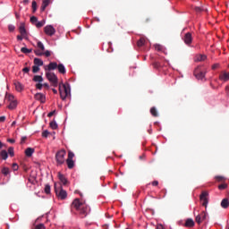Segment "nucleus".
Wrapping results in <instances>:
<instances>
[{
    "instance_id": "obj_1",
    "label": "nucleus",
    "mask_w": 229,
    "mask_h": 229,
    "mask_svg": "<svg viewBox=\"0 0 229 229\" xmlns=\"http://www.w3.org/2000/svg\"><path fill=\"white\" fill-rule=\"evenodd\" d=\"M74 210L79 212L82 218L87 217L90 213V208L87 204L80 201V199H75L71 205V212H74Z\"/></svg>"
},
{
    "instance_id": "obj_2",
    "label": "nucleus",
    "mask_w": 229,
    "mask_h": 229,
    "mask_svg": "<svg viewBox=\"0 0 229 229\" xmlns=\"http://www.w3.org/2000/svg\"><path fill=\"white\" fill-rule=\"evenodd\" d=\"M59 94L63 101L69 98L71 96V85L67 82L59 84Z\"/></svg>"
},
{
    "instance_id": "obj_3",
    "label": "nucleus",
    "mask_w": 229,
    "mask_h": 229,
    "mask_svg": "<svg viewBox=\"0 0 229 229\" xmlns=\"http://www.w3.org/2000/svg\"><path fill=\"white\" fill-rule=\"evenodd\" d=\"M67 152H65V149H61L56 152L55 154V161L57 165H63V164H65V155Z\"/></svg>"
},
{
    "instance_id": "obj_4",
    "label": "nucleus",
    "mask_w": 229,
    "mask_h": 229,
    "mask_svg": "<svg viewBox=\"0 0 229 229\" xmlns=\"http://www.w3.org/2000/svg\"><path fill=\"white\" fill-rule=\"evenodd\" d=\"M55 191L59 199H65L67 198V191L62 188V185L56 187V183H55Z\"/></svg>"
},
{
    "instance_id": "obj_5",
    "label": "nucleus",
    "mask_w": 229,
    "mask_h": 229,
    "mask_svg": "<svg viewBox=\"0 0 229 229\" xmlns=\"http://www.w3.org/2000/svg\"><path fill=\"white\" fill-rule=\"evenodd\" d=\"M46 76L49 81H51L53 87H58V77L56 74L51 72H47Z\"/></svg>"
},
{
    "instance_id": "obj_6",
    "label": "nucleus",
    "mask_w": 229,
    "mask_h": 229,
    "mask_svg": "<svg viewBox=\"0 0 229 229\" xmlns=\"http://www.w3.org/2000/svg\"><path fill=\"white\" fill-rule=\"evenodd\" d=\"M194 76L197 80H203L205 78V71L201 66H198L194 71Z\"/></svg>"
},
{
    "instance_id": "obj_7",
    "label": "nucleus",
    "mask_w": 229,
    "mask_h": 229,
    "mask_svg": "<svg viewBox=\"0 0 229 229\" xmlns=\"http://www.w3.org/2000/svg\"><path fill=\"white\" fill-rule=\"evenodd\" d=\"M199 199L202 203V207H207L208 205V192L207 191H202Z\"/></svg>"
},
{
    "instance_id": "obj_8",
    "label": "nucleus",
    "mask_w": 229,
    "mask_h": 229,
    "mask_svg": "<svg viewBox=\"0 0 229 229\" xmlns=\"http://www.w3.org/2000/svg\"><path fill=\"white\" fill-rule=\"evenodd\" d=\"M218 79L220 81H223V83H226V81H229V72H226V71L220 72L218 75Z\"/></svg>"
},
{
    "instance_id": "obj_9",
    "label": "nucleus",
    "mask_w": 229,
    "mask_h": 229,
    "mask_svg": "<svg viewBox=\"0 0 229 229\" xmlns=\"http://www.w3.org/2000/svg\"><path fill=\"white\" fill-rule=\"evenodd\" d=\"M44 32L46 33V35H48V37H53V35L56 33V30H55V27L52 25H47L44 28Z\"/></svg>"
},
{
    "instance_id": "obj_10",
    "label": "nucleus",
    "mask_w": 229,
    "mask_h": 229,
    "mask_svg": "<svg viewBox=\"0 0 229 229\" xmlns=\"http://www.w3.org/2000/svg\"><path fill=\"white\" fill-rule=\"evenodd\" d=\"M207 219V213L205 211L200 212L195 218L196 223H198V225H201V223H203V221H205Z\"/></svg>"
},
{
    "instance_id": "obj_11",
    "label": "nucleus",
    "mask_w": 229,
    "mask_h": 229,
    "mask_svg": "<svg viewBox=\"0 0 229 229\" xmlns=\"http://www.w3.org/2000/svg\"><path fill=\"white\" fill-rule=\"evenodd\" d=\"M19 31L23 38L28 39V31H26V25L24 23H21L19 27Z\"/></svg>"
},
{
    "instance_id": "obj_12",
    "label": "nucleus",
    "mask_w": 229,
    "mask_h": 229,
    "mask_svg": "<svg viewBox=\"0 0 229 229\" xmlns=\"http://www.w3.org/2000/svg\"><path fill=\"white\" fill-rule=\"evenodd\" d=\"M183 42L186 44V46H191V44H192V34H191V32L184 35Z\"/></svg>"
},
{
    "instance_id": "obj_13",
    "label": "nucleus",
    "mask_w": 229,
    "mask_h": 229,
    "mask_svg": "<svg viewBox=\"0 0 229 229\" xmlns=\"http://www.w3.org/2000/svg\"><path fill=\"white\" fill-rule=\"evenodd\" d=\"M58 64L55 62L49 63L48 65L45 66V71H55V69H57Z\"/></svg>"
},
{
    "instance_id": "obj_14",
    "label": "nucleus",
    "mask_w": 229,
    "mask_h": 229,
    "mask_svg": "<svg viewBox=\"0 0 229 229\" xmlns=\"http://www.w3.org/2000/svg\"><path fill=\"white\" fill-rule=\"evenodd\" d=\"M35 99L37 101H40V103H46V95L42 94V93H37L34 96Z\"/></svg>"
},
{
    "instance_id": "obj_15",
    "label": "nucleus",
    "mask_w": 229,
    "mask_h": 229,
    "mask_svg": "<svg viewBox=\"0 0 229 229\" xmlns=\"http://www.w3.org/2000/svg\"><path fill=\"white\" fill-rule=\"evenodd\" d=\"M13 85L17 92H22V90H24V85H22V83H21L20 81H15Z\"/></svg>"
},
{
    "instance_id": "obj_16",
    "label": "nucleus",
    "mask_w": 229,
    "mask_h": 229,
    "mask_svg": "<svg viewBox=\"0 0 229 229\" xmlns=\"http://www.w3.org/2000/svg\"><path fill=\"white\" fill-rule=\"evenodd\" d=\"M58 179L60 180L61 183H63V185H67V183H69V181L67 178H65V175L60 172L58 173Z\"/></svg>"
},
{
    "instance_id": "obj_17",
    "label": "nucleus",
    "mask_w": 229,
    "mask_h": 229,
    "mask_svg": "<svg viewBox=\"0 0 229 229\" xmlns=\"http://www.w3.org/2000/svg\"><path fill=\"white\" fill-rule=\"evenodd\" d=\"M57 69L60 74H65V72H67V71L65 70V66L63 64H57Z\"/></svg>"
},
{
    "instance_id": "obj_18",
    "label": "nucleus",
    "mask_w": 229,
    "mask_h": 229,
    "mask_svg": "<svg viewBox=\"0 0 229 229\" xmlns=\"http://www.w3.org/2000/svg\"><path fill=\"white\" fill-rule=\"evenodd\" d=\"M34 65L42 67V65H44V61H42L40 58H34Z\"/></svg>"
},
{
    "instance_id": "obj_19",
    "label": "nucleus",
    "mask_w": 229,
    "mask_h": 229,
    "mask_svg": "<svg viewBox=\"0 0 229 229\" xmlns=\"http://www.w3.org/2000/svg\"><path fill=\"white\" fill-rule=\"evenodd\" d=\"M207 60V55H199L195 58V62H205Z\"/></svg>"
},
{
    "instance_id": "obj_20",
    "label": "nucleus",
    "mask_w": 229,
    "mask_h": 229,
    "mask_svg": "<svg viewBox=\"0 0 229 229\" xmlns=\"http://www.w3.org/2000/svg\"><path fill=\"white\" fill-rule=\"evenodd\" d=\"M185 226L192 228V226H194V220H192V218H188L185 222Z\"/></svg>"
},
{
    "instance_id": "obj_21",
    "label": "nucleus",
    "mask_w": 229,
    "mask_h": 229,
    "mask_svg": "<svg viewBox=\"0 0 229 229\" xmlns=\"http://www.w3.org/2000/svg\"><path fill=\"white\" fill-rule=\"evenodd\" d=\"M221 207H222V208H228V207H229V200H228V199H224L221 201Z\"/></svg>"
},
{
    "instance_id": "obj_22",
    "label": "nucleus",
    "mask_w": 229,
    "mask_h": 229,
    "mask_svg": "<svg viewBox=\"0 0 229 229\" xmlns=\"http://www.w3.org/2000/svg\"><path fill=\"white\" fill-rule=\"evenodd\" d=\"M33 153H35V148H28L25 150L26 157H31L33 155Z\"/></svg>"
},
{
    "instance_id": "obj_23",
    "label": "nucleus",
    "mask_w": 229,
    "mask_h": 229,
    "mask_svg": "<svg viewBox=\"0 0 229 229\" xmlns=\"http://www.w3.org/2000/svg\"><path fill=\"white\" fill-rule=\"evenodd\" d=\"M47 6H49V0H44L40 7L41 12H44Z\"/></svg>"
},
{
    "instance_id": "obj_24",
    "label": "nucleus",
    "mask_w": 229,
    "mask_h": 229,
    "mask_svg": "<svg viewBox=\"0 0 229 229\" xmlns=\"http://www.w3.org/2000/svg\"><path fill=\"white\" fill-rule=\"evenodd\" d=\"M66 164L68 165V169H72L74 167V160L66 159Z\"/></svg>"
},
{
    "instance_id": "obj_25",
    "label": "nucleus",
    "mask_w": 229,
    "mask_h": 229,
    "mask_svg": "<svg viewBox=\"0 0 229 229\" xmlns=\"http://www.w3.org/2000/svg\"><path fill=\"white\" fill-rule=\"evenodd\" d=\"M33 81H36V82H38V83H42L44 81V79L40 75H35L33 77Z\"/></svg>"
},
{
    "instance_id": "obj_26",
    "label": "nucleus",
    "mask_w": 229,
    "mask_h": 229,
    "mask_svg": "<svg viewBox=\"0 0 229 229\" xmlns=\"http://www.w3.org/2000/svg\"><path fill=\"white\" fill-rule=\"evenodd\" d=\"M1 173L4 174V176H8V174H10V168L4 166L2 168Z\"/></svg>"
},
{
    "instance_id": "obj_27",
    "label": "nucleus",
    "mask_w": 229,
    "mask_h": 229,
    "mask_svg": "<svg viewBox=\"0 0 229 229\" xmlns=\"http://www.w3.org/2000/svg\"><path fill=\"white\" fill-rule=\"evenodd\" d=\"M0 157L3 160H6L8 158V152L6 150H2L0 152Z\"/></svg>"
},
{
    "instance_id": "obj_28",
    "label": "nucleus",
    "mask_w": 229,
    "mask_h": 229,
    "mask_svg": "<svg viewBox=\"0 0 229 229\" xmlns=\"http://www.w3.org/2000/svg\"><path fill=\"white\" fill-rule=\"evenodd\" d=\"M144 44H146V39L144 38H140L137 42L138 47H142Z\"/></svg>"
},
{
    "instance_id": "obj_29",
    "label": "nucleus",
    "mask_w": 229,
    "mask_h": 229,
    "mask_svg": "<svg viewBox=\"0 0 229 229\" xmlns=\"http://www.w3.org/2000/svg\"><path fill=\"white\" fill-rule=\"evenodd\" d=\"M17 107V102L16 101H11L9 106H8V108L10 110H14V108Z\"/></svg>"
},
{
    "instance_id": "obj_30",
    "label": "nucleus",
    "mask_w": 229,
    "mask_h": 229,
    "mask_svg": "<svg viewBox=\"0 0 229 229\" xmlns=\"http://www.w3.org/2000/svg\"><path fill=\"white\" fill-rule=\"evenodd\" d=\"M150 114L153 117H158V112L157 111L156 107L150 108Z\"/></svg>"
},
{
    "instance_id": "obj_31",
    "label": "nucleus",
    "mask_w": 229,
    "mask_h": 229,
    "mask_svg": "<svg viewBox=\"0 0 229 229\" xmlns=\"http://www.w3.org/2000/svg\"><path fill=\"white\" fill-rule=\"evenodd\" d=\"M21 53H23L24 55H30V53H31V49H30V48H27V47H21Z\"/></svg>"
},
{
    "instance_id": "obj_32",
    "label": "nucleus",
    "mask_w": 229,
    "mask_h": 229,
    "mask_svg": "<svg viewBox=\"0 0 229 229\" xmlns=\"http://www.w3.org/2000/svg\"><path fill=\"white\" fill-rule=\"evenodd\" d=\"M50 128H52V130H56L58 128V123H56L55 121L50 122Z\"/></svg>"
},
{
    "instance_id": "obj_33",
    "label": "nucleus",
    "mask_w": 229,
    "mask_h": 229,
    "mask_svg": "<svg viewBox=\"0 0 229 229\" xmlns=\"http://www.w3.org/2000/svg\"><path fill=\"white\" fill-rule=\"evenodd\" d=\"M37 46H38L39 51H45L46 50V47H44V44L41 41H38Z\"/></svg>"
},
{
    "instance_id": "obj_34",
    "label": "nucleus",
    "mask_w": 229,
    "mask_h": 229,
    "mask_svg": "<svg viewBox=\"0 0 229 229\" xmlns=\"http://www.w3.org/2000/svg\"><path fill=\"white\" fill-rule=\"evenodd\" d=\"M7 155H9L10 157H15V152H14V150H13V147H10V148H8V153H7Z\"/></svg>"
},
{
    "instance_id": "obj_35",
    "label": "nucleus",
    "mask_w": 229,
    "mask_h": 229,
    "mask_svg": "<svg viewBox=\"0 0 229 229\" xmlns=\"http://www.w3.org/2000/svg\"><path fill=\"white\" fill-rule=\"evenodd\" d=\"M45 192L46 194H51V186L49 184H46Z\"/></svg>"
},
{
    "instance_id": "obj_36",
    "label": "nucleus",
    "mask_w": 229,
    "mask_h": 229,
    "mask_svg": "<svg viewBox=\"0 0 229 229\" xmlns=\"http://www.w3.org/2000/svg\"><path fill=\"white\" fill-rule=\"evenodd\" d=\"M44 24H46V21H41L36 22L35 26H36V28H42V26H44Z\"/></svg>"
},
{
    "instance_id": "obj_37",
    "label": "nucleus",
    "mask_w": 229,
    "mask_h": 229,
    "mask_svg": "<svg viewBox=\"0 0 229 229\" xmlns=\"http://www.w3.org/2000/svg\"><path fill=\"white\" fill-rule=\"evenodd\" d=\"M34 53L37 56H43V55H44V51H42L40 49L35 50Z\"/></svg>"
},
{
    "instance_id": "obj_38",
    "label": "nucleus",
    "mask_w": 229,
    "mask_h": 229,
    "mask_svg": "<svg viewBox=\"0 0 229 229\" xmlns=\"http://www.w3.org/2000/svg\"><path fill=\"white\" fill-rule=\"evenodd\" d=\"M38 71H40V67L39 66H37L36 64L34 66H32V72L34 74L38 72Z\"/></svg>"
},
{
    "instance_id": "obj_39",
    "label": "nucleus",
    "mask_w": 229,
    "mask_h": 229,
    "mask_svg": "<svg viewBox=\"0 0 229 229\" xmlns=\"http://www.w3.org/2000/svg\"><path fill=\"white\" fill-rule=\"evenodd\" d=\"M227 187H228V184H226V183H222V184L218 185L219 191H225V189H226Z\"/></svg>"
},
{
    "instance_id": "obj_40",
    "label": "nucleus",
    "mask_w": 229,
    "mask_h": 229,
    "mask_svg": "<svg viewBox=\"0 0 229 229\" xmlns=\"http://www.w3.org/2000/svg\"><path fill=\"white\" fill-rule=\"evenodd\" d=\"M38 21V19L37 18V16L30 17V22L32 24H37Z\"/></svg>"
},
{
    "instance_id": "obj_41",
    "label": "nucleus",
    "mask_w": 229,
    "mask_h": 229,
    "mask_svg": "<svg viewBox=\"0 0 229 229\" xmlns=\"http://www.w3.org/2000/svg\"><path fill=\"white\" fill-rule=\"evenodd\" d=\"M73 158H74V153L72 151H69L67 160H72Z\"/></svg>"
},
{
    "instance_id": "obj_42",
    "label": "nucleus",
    "mask_w": 229,
    "mask_h": 229,
    "mask_svg": "<svg viewBox=\"0 0 229 229\" xmlns=\"http://www.w3.org/2000/svg\"><path fill=\"white\" fill-rule=\"evenodd\" d=\"M32 12L35 13L37 12V2L33 1L32 2Z\"/></svg>"
},
{
    "instance_id": "obj_43",
    "label": "nucleus",
    "mask_w": 229,
    "mask_h": 229,
    "mask_svg": "<svg viewBox=\"0 0 229 229\" xmlns=\"http://www.w3.org/2000/svg\"><path fill=\"white\" fill-rule=\"evenodd\" d=\"M156 51H162L164 49V47L161 45H155Z\"/></svg>"
},
{
    "instance_id": "obj_44",
    "label": "nucleus",
    "mask_w": 229,
    "mask_h": 229,
    "mask_svg": "<svg viewBox=\"0 0 229 229\" xmlns=\"http://www.w3.org/2000/svg\"><path fill=\"white\" fill-rule=\"evenodd\" d=\"M34 229H46V226L44 225V224H39L36 225Z\"/></svg>"
},
{
    "instance_id": "obj_45",
    "label": "nucleus",
    "mask_w": 229,
    "mask_h": 229,
    "mask_svg": "<svg viewBox=\"0 0 229 229\" xmlns=\"http://www.w3.org/2000/svg\"><path fill=\"white\" fill-rule=\"evenodd\" d=\"M48 136H49L48 131H44L42 132V137H44L45 139H47Z\"/></svg>"
},
{
    "instance_id": "obj_46",
    "label": "nucleus",
    "mask_w": 229,
    "mask_h": 229,
    "mask_svg": "<svg viewBox=\"0 0 229 229\" xmlns=\"http://www.w3.org/2000/svg\"><path fill=\"white\" fill-rule=\"evenodd\" d=\"M12 167H13V170L19 171V165H17V163L13 164Z\"/></svg>"
},
{
    "instance_id": "obj_47",
    "label": "nucleus",
    "mask_w": 229,
    "mask_h": 229,
    "mask_svg": "<svg viewBox=\"0 0 229 229\" xmlns=\"http://www.w3.org/2000/svg\"><path fill=\"white\" fill-rule=\"evenodd\" d=\"M8 30H9V31H15V26L14 25H9L8 26Z\"/></svg>"
},
{
    "instance_id": "obj_48",
    "label": "nucleus",
    "mask_w": 229,
    "mask_h": 229,
    "mask_svg": "<svg viewBox=\"0 0 229 229\" xmlns=\"http://www.w3.org/2000/svg\"><path fill=\"white\" fill-rule=\"evenodd\" d=\"M216 180H217V182H223V180H225V177H223V176H216Z\"/></svg>"
},
{
    "instance_id": "obj_49",
    "label": "nucleus",
    "mask_w": 229,
    "mask_h": 229,
    "mask_svg": "<svg viewBox=\"0 0 229 229\" xmlns=\"http://www.w3.org/2000/svg\"><path fill=\"white\" fill-rule=\"evenodd\" d=\"M43 55H45V56L49 57L51 56V52L49 50H47L45 53H43Z\"/></svg>"
},
{
    "instance_id": "obj_50",
    "label": "nucleus",
    "mask_w": 229,
    "mask_h": 229,
    "mask_svg": "<svg viewBox=\"0 0 229 229\" xmlns=\"http://www.w3.org/2000/svg\"><path fill=\"white\" fill-rule=\"evenodd\" d=\"M55 114H56V110H54V111L50 112V113L47 114V117H53V115H55Z\"/></svg>"
},
{
    "instance_id": "obj_51",
    "label": "nucleus",
    "mask_w": 229,
    "mask_h": 229,
    "mask_svg": "<svg viewBox=\"0 0 229 229\" xmlns=\"http://www.w3.org/2000/svg\"><path fill=\"white\" fill-rule=\"evenodd\" d=\"M43 84L38 83L36 84V88L38 89V90H42Z\"/></svg>"
},
{
    "instance_id": "obj_52",
    "label": "nucleus",
    "mask_w": 229,
    "mask_h": 229,
    "mask_svg": "<svg viewBox=\"0 0 229 229\" xmlns=\"http://www.w3.org/2000/svg\"><path fill=\"white\" fill-rule=\"evenodd\" d=\"M27 139H28V138H27L26 136L21 137V144H24V142H26V140H27Z\"/></svg>"
},
{
    "instance_id": "obj_53",
    "label": "nucleus",
    "mask_w": 229,
    "mask_h": 229,
    "mask_svg": "<svg viewBox=\"0 0 229 229\" xmlns=\"http://www.w3.org/2000/svg\"><path fill=\"white\" fill-rule=\"evenodd\" d=\"M218 67H219V64H215L212 65L213 70L218 69Z\"/></svg>"
},
{
    "instance_id": "obj_54",
    "label": "nucleus",
    "mask_w": 229,
    "mask_h": 229,
    "mask_svg": "<svg viewBox=\"0 0 229 229\" xmlns=\"http://www.w3.org/2000/svg\"><path fill=\"white\" fill-rule=\"evenodd\" d=\"M7 142H10L11 144H15V140L13 139H8Z\"/></svg>"
},
{
    "instance_id": "obj_55",
    "label": "nucleus",
    "mask_w": 229,
    "mask_h": 229,
    "mask_svg": "<svg viewBox=\"0 0 229 229\" xmlns=\"http://www.w3.org/2000/svg\"><path fill=\"white\" fill-rule=\"evenodd\" d=\"M4 121H6V117L5 116H0V123H4Z\"/></svg>"
},
{
    "instance_id": "obj_56",
    "label": "nucleus",
    "mask_w": 229,
    "mask_h": 229,
    "mask_svg": "<svg viewBox=\"0 0 229 229\" xmlns=\"http://www.w3.org/2000/svg\"><path fill=\"white\" fill-rule=\"evenodd\" d=\"M22 72L28 73V72H30V68L25 67L22 69Z\"/></svg>"
},
{
    "instance_id": "obj_57",
    "label": "nucleus",
    "mask_w": 229,
    "mask_h": 229,
    "mask_svg": "<svg viewBox=\"0 0 229 229\" xmlns=\"http://www.w3.org/2000/svg\"><path fill=\"white\" fill-rule=\"evenodd\" d=\"M152 185L153 187H157L158 185V181H153Z\"/></svg>"
},
{
    "instance_id": "obj_58",
    "label": "nucleus",
    "mask_w": 229,
    "mask_h": 229,
    "mask_svg": "<svg viewBox=\"0 0 229 229\" xmlns=\"http://www.w3.org/2000/svg\"><path fill=\"white\" fill-rule=\"evenodd\" d=\"M157 229H165V228H164V225H157Z\"/></svg>"
},
{
    "instance_id": "obj_59",
    "label": "nucleus",
    "mask_w": 229,
    "mask_h": 229,
    "mask_svg": "<svg viewBox=\"0 0 229 229\" xmlns=\"http://www.w3.org/2000/svg\"><path fill=\"white\" fill-rule=\"evenodd\" d=\"M22 38H24V37H22V35H18L17 36V40H22Z\"/></svg>"
},
{
    "instance_id": "obj_60",
    "label": "nucleus",
    "mask_w": 229,
    "mask_h": 229,
    "mask_svg": "<svg viewBox=\"0 0 229 229\" xmlns=\"http://www.w3.org/2000/svg\"><path fill=\"white\" fill-rule=\"evenodd\" d=\"M195 12H198V13L201 12V7H196Z\"/></svg>"
},
{
    "instance_id": "obj_61",
    "label": "nucleus",
    "mask_w": 229,
    "mask_h": 229,
    "mask_svg": "<svg viewBox=\"0 0 229 229\" xmlns=\"http://www.w3.org/2000/svg\"><path fill=\"white\" fill-rule=\"evenodd\" d=\"M43 87H46V89H49V84L44 83V84H43Z\"/></svg>"
},
{
    "instance_id": "obj_62",
    "label": "nucleus",
    "mask_w": 229,
    "mask_h": 229,
    "mask_svg": "<svg viewBox=\"0 0 229 229\" xmlns=\"http://www.w3.org/2000/svg\"><path fill=\"white\" fill-rule=\"evenodd\" d=\"M24 4H28L30 3V0H23Z\"/></svg>"
},
{
    "instance_id": "obj_63",
    "label": "nucleus",
    "mask_w": 229,
    "mask_h": 229,
    "mask_svg": "<svg viewBox=\"0 0 229 229\" xmlns=\"http://www.w3.org/2000/svg\"><path fill=\"white\" fill-rule=\"evenodd\" d=\"M15 124H17V122L13 121L11 124V126H15Z\"/></svg>"
},
{
    "instance_id": "obj_64",
    "label": "nucleus",
    "mask_w": 229,
    "mask_h": 229,
    "mask_svg": "<svg viewBox=\"0 0 229 229\" xmlns=\"http://www.w3.org/2000/svg\"><path fill=\"white\" fill-rule=\"evenodd\" d=\"M52 90H53L54 94H58V91L56 89H53Z\"/></svg>"
}]
</instances>
